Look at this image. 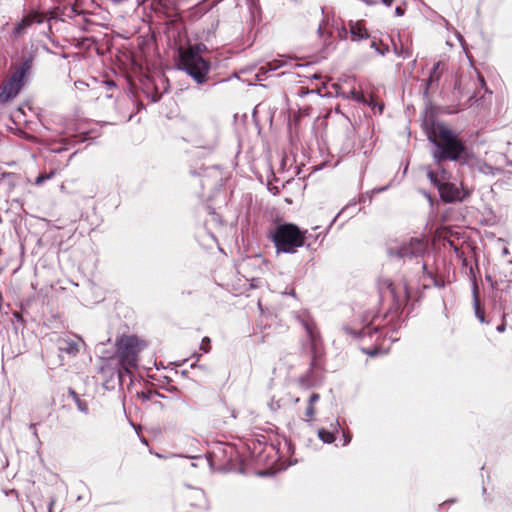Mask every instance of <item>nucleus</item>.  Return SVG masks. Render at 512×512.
Masks as SVG:
<instances>
[{
  "label": "nucleus",
  "mask_w": 512,
  "mask_h": 512,
  "mask_svg": "<svg viewBox=\"0 0 512 512\" xmlns=\"http://www.w3.org/2000/svg\"><path fill=\"white\" fill-rule=\"evenodd\" d=\"M43 420L42 419H37V421L35 423H32L31 424V427H35L36 425H39Z\"/></svg>",
  "instance_id": "72a5a7b5"
},
{
  "label": "nucleus",
  "mask_w": 512,
  "mask_h": 512,
  "mask_svg": "<svg viewBox=\"0 0 512 512\" xmlns=\"http://www.w3.org/2000/svg\"><path fill=\"white\" fill-rule=\"evenodd\" d=\"M344 442L343 445H347L351 441V435L347 432H343Z\"/></svg>",
  "instance_id": "7c9ffc66"
},
{
  "label": "nucleus",
  "mask_w": 512,
  "mask_h": 512,
  "mask_svg": "<svg viewBox=\"0 0 512 512\" xmlns=\"http://www.w3.org/2000/svg\"><path fill=\"white\" fill-rule=\"evenodd\" d=\"M375 322H376V317H373V319L370 321V323L368 325H366L365 327H363L358 333H356L354 330L349 329V328H346V331L349 333L358 335L360 337L371 336L373 333L378 334L380 325L377 324L374 327H371L375 324Z\"/></svg>",
  "instance_id": "f3484780"
},
{
  "label": "nucleus",
  "mask_w": 512,
  "mask_h": 512,
  "mask_svg": "<svg viewBox=\"0 0 512 512\" xmlns=\"http://www.w3.org/2000/svg\"><path fill=\"white\" fill-rule=\"evenodd\" d=\"M305 328H306V331H307V333H308V335H309V337H310V340H311L312 342H315V340H316V334H315V332H314V328H313V326H312V325H310V324H305Z\"/></svg>",
  "instance_id": "c85d7f7f"
},
{
  "label": "nucleus",
  "mask_w": 512,
  "mask_h": 512,
  "mask_svg": "<svg viewBox=\"0 0 512 512\" xmlns=\"http://www.w3.org/2000/svg\"><path fill=\"white\" fill-rule=\"evenodd\" d=\"M184 49H191L196 55H201L203 52L207 51V47L203 43L189 45L188 47H184Z\"/></svg>",
  "instance_id": "b1692460"
},
{
  "label": "nucleus",
  "mask_w": 512,
  "mask_h": 512,
  "mask_svg": "<svg viewBox=\"0 0 512 512\" xmlns=\"http://www.w3.org/2000/svg\"><path fill=\"white\" fill-rule=\"evenodd\" d=\"M444 72V64L442 62H437L430 74L428 79L426 80L425 94L428 93L429 90H436L439 86V81Z\"/></svg>",
  "instance_id": "4468645a"
},
{
  "label": "nucleus",
  "mask_w": 512,
  "mask_h": 512,
  "mask_svg": "<svg viewBox=\"0 0 512 512\" xmlns=\"http://www.w3.org/2000/svg\"><path fill=\"white\" fill-rule=\"evenodd\" d=\"M314 92H317V93H320L319 90H314V89H309L307 87H304V86H300L297 90V95L299 97H304L305 95L309 94V93H314Z\"/></svg>",
  "instance_id": "bb28decb"
},
{
  "label": "nucleus",
  "mask_w": 512,
  "mask_h": 512,
  "mask_svg": "<svg viewBox=\"0 0 512 512\" xmlns=\"http://www.w3.org/2000/svg\"><path fill=\"white\" fill-rule=\"evenodd\" d=\"M476 315L480 319L481 322H484V311H482L479 307V304L476 303Z\"/></svg>",
  "instance_id": "c756f323"
},
{
  "label": "nucleus",
  "mask_w": 512,
  "mask_h": 512,
  "mask_svg": "<svg viewBox=\"0 0 512 512\" xmlns=\"http://www.w3.org/2000/svg\"><path fill=\"white\" fill-rule=\"evenodd\" d=\"M477 77H478V80L480 81V83H481L482 85H484V84H485V82H484V78H483V76H482L480 73H477Z\"/></svg>",
  "instance_id": "473e14b6"
},
{
  "label": "nucleus",
  "mask_w": 512,
  "mask_h": 512,
  "mask_svg": "<svg viewBox=\"0 0 512 512\" xmlns=\"http://www.w3.org/2000/svg\"><path fill=\"white\" fill-rule=\"evenodd\" d=\"M475 85L476 83L471 75L456 74L453 93L457 98H461L463 96H469V98H472L474 97V94L471 88Z\"/></svg>",
  "instance_id": "0eeeda50"
},
{
  "label": "nucleus",
  "mask_w": 512,
  "mask_h": 512,
  "mask_svg": "<svg viewBox=\"0 0 512 512\" xmlns=\"http://www.w3.org/2000/svg\"><path fill=\"white\" fill-rule=\"evenodd\" d=\"M440 198L445 203H452L455 201H462L463 197L457 186L453 183L445 182L436 186Z\"/></svg>",
  "instance_id": "9d476101"
},
{
  "label": "nucleus",
  "mask_w": 512,
  "mask_h": 512,
  "mask_svg": "<svg viewBox=\"0 0 512 512\" xmlns=\"http://www.w3.org/2000/svg\"><path fill=\"white\" fill-rule=\"evenodd\" d=\"M379 336H377L376 342L372 346H362L361 350L363 353L369 355L370 357H376L378 355H384L387 353L386 350L382 348V346L378 343Z\"/></svg>",
  "instance_id": "a211bd4d"
},
{
  "label": "nucleus",
  "mask_w": 512,
  "mask_h": 512,
  "mask_svg": "<svg viewBox=\"0 0 512 512\" xmlns=\"http://www.w3.org/2000/svg\"><path fill=\"white\" fill-rule=\"evenodd\" d=\"M318 437L324 442V443H332L335 441V436H334V433L324 429V428H321L319 429L318 431Z\"/></svg>",
  "instance_id": "5701e85b"
},
{
  "label": "nucleus",
  "mask_w": 512,
  "mask_h": 512,
  "mask_svg": "<svg viewBox=\"0 0 512 512\" xmlns=\"http://www.w3.org/2000/svg\"><path fill=\"white\" fill-rule=\"evenodd\" d=\"M310 110H311V107L309 106H306V107H303V108H300L297 112V114L294 116V120L295 122L299 121V119L303 116H308L310 115Z\"/></svg>",
  "instance_id": "393cba45"
},
{
  "label": "nucleus",
  "mask_w": 512,
  "mask_h": 512,
  "mask_svg": "<svg viewBox=\"0 0 512 512\" xmlns=\"http://www.w3.org/2000/svg\"><path fill=\"white\" fill-rule=\"evenodd\" d=\"M75 2L76 0H51L50 17L54 19L74 17L77 12L74 6Z\"/></svg>",
  "instance_id": "423d86ee"
},
{
  "label": "nucleus",
  "mask_w": 512,
  "mask_h": 512,
  "mask_svg": "<svg viewBox=\"0 0 512 512\" xmlns=\"http://www.w3.org/2000/svg\"><path fill=\"white\" fill-rule=\"evenodd\" d=\"M69 395L72 397V399L74 400L77 408L83 412V413H87L88 412V404L85 400H82L80 398V396L77 394V392L73 389H69Z\"/></svg>",
  "instance_id": "412c9836"
},
{
  "label": "nucleus",
  "mask_w": 512,
  "mask_h": 512,
  "mask_svg": "<svg viewBox=\"0 0 512 512\" xmlns=\"http://www.w3.org/2000/svg\"><path fill=\"white\" fill-rule=\"evenodd\" d=\"M428 250V240L425 237H411L408 240L391 241L387 246L390 258L412 259L422 257Z\"/></svg>",
  "instance_id": "39448f33"
},
{
  "label": "nucleus",
  "mask_w": 512,
  "mask_h": 512,
  "mask_svg": "<svg viewBox=\"0 0 512 512\" xmlns=\"http://www.w3.org/2000/svg\"><path fill=\"white\" fill-rule=\"evenodd\" d=\"M178 67L184 70L198 84H203L207 81L211 64L202 55H196L191 49H184V47L180 46L178 48Z\"/></svg>",
  "instance_id": "20e7f679"
},
{
  "label": "nucleus",
  "mask_w": 512,
  "mask_h": 512,
  "mask_svg": "<svg viewBox=\"0 0 512 512\" xmlns=\"http://www.w3.org/2000/svg\"><path fill=\"white\" fill-rule=\"evenodd\" d=\"M33 59L32 57L25 58L21 65L16 68V70L13 72V76H15L17 79H20L21 81H24L26 75L32 68Z\"/></svg>",
  "instance_id": "dca6fc26"
},
{
  "label": "nucleus",
  "mask_w": 512,
  "mask_h": 512,
  "mask_svg": "<svg viewBox=\"0 0 512 512\" xmlns=\"http://www.w3.org/2000/svg\"><path fill=\"white\" fill-rule=\"evenodd\" d=\"M200 349L205 353L211 350V340L209 337H204L201 341Z\"/></svg>",
  "instance_id": "cd10ccee"
},
{
  "label": "nucleus",
  "mask_w": 512,
  "mask_h": 512,
  "mask_svg": "<svg viewBox=\"0 0 512 512\" xmlns=\"http://www.w3.org/2000/svg\"><path fill=\"white\" fill-rule=\"evenodd\" d=\"M370 47L375 49V51L382 56L389 52V46L376 38L372 39Z\"/></svg>",
  "instance_id": "4be33fe9"
},
{
  "label": "nucleus",
  "mask_w": 512,
  "mask_h": 512,
  "mask_svg": "<svg viewBox=\"0 0 512 512\" xmlns=\"http://www.w3.org/2000/svg\"><path fill=\"white\" fill-rule=\"evenodd\" d=\"M348 28L352 41H361L370 38V34L363 20L349 21Z\"/></svg>",
  "instance_id": "ddd939ff"
},
{
  "label": "nucleus",
  "mask_w": 512,
  "mask_h": 512,
  "mask_svg": "<svg viewBox=\"0 0 512 512\" xmlns=\"http://www.w3.org/2000/svg\"><path fill=\"white\" fill-rule=\"evenodd\" d=\"M306 230H301L294 223H276L267 234L277 253H295L306 242Z\"/></svg>",
  "instance_id": "f03ea898"
},
{
  "label": "nucleus",
  "mask_w": 512,
  "mask_h": 512,
  "mask_svg": "<svg viewBox=\"0 0 512 512\" xmlns=\"http://www.w3.org/2000/svg\"><path fill=\"white\" fill-rule=\"evenodd\" d=\"M153 2L160 6L169 16H172L176 10V0H153Z\"/></svg>",
  "instance_id": "aec40b11"
},
{
  "label": "nucleus",
  "mask_w": 512,
  "mask_h": 512,
  "mask_svg": "<svg viewBox=\"0 0 512 512\" xmlns=\"http://www.w3.org/2000/svg\"><path fill=\"white\" fill-rule=\"evenodd\" d=\"M485 167L487 168V170H489V172H491L492 174H494L493 170L494 168L490 165H485Z\"/></svg>",
  "instance_id": "f704fd0d"
},
{
  "label": "nucleus",
  "mask_w": 512,
  "mask_h": 512,
  "mask_svg": "<svg viewBox=\"0 0 512 512\" xmlns=\"http://www.w3.org/2000/svg\"><path fill=\"white\" fill-rule=\"evenodd\" d=\"M384 285L386 286V290L387 292L390 294V296L393 298V304L392 306L389 308L388 311H391L392 309L395 310L396 312L399 310V308L401 307V305L404 304V302L406 301L407 299V295H405L403 297V299L398 295L397 293V288L395 287V285L391 282V281H385L384 282Z\"/></svg>",
  "instance_id": "2eb2a0df"
},
{
  "label": "nucleus",
  "mask_w": 512,
  "mask_h": 512,
  "mask_svg": "<svg viewBox=\"0 0 512 512\" xmlns=\"http://www.w3.org/2000/svg\"><path fill=\"white\" fill-rule=\"evenodd\" d=\"M437 168L435 170L429 169L427 177L435 186L445 183L450 179V172L444 167V161H435Z\"/></svg>",
  "instance_id": "f8f14e48"
},
{
  "label": "nucleus",
  "mask_w": 512,
  "mask_h": 512,
  "mask_svg": "<svg viewBox=\"0 0 512 512\" xmlns=\"http://www.w3.org/2000/svg\"><path fill=\"white\" fill-rule=\"evenodd\" d=\"M320 396L318 393H312L310 398H309V401H308V406L305 410V420L310 422L313 420V417L316 413V410H315V403L319 400Z\"/></svg>",
  "instance_id": "6ab92c4d"
},
{
  "label": "nucleus",
  "mask_w": 512,
  "mask_h": 512,
  "mask_svg": "<svg viewBox=\"0 0 512 512\" xmlns=\"http://www.w3.org/2000/svg\"><path fill=\"white\" fill-rule=\"evenodd\" d=\"M44 21V15L39 12H31L15 26L14 34L20 36L26 32L34 23L41 24Z\"/></svg>",
  "instance_id": "9b49d317"
},
{
  "label": "nucleus",
  "mask_w": 512,
  "mask_h": 512,
  "mask_svg": "<svg viewBox=\"0 0 512 512\" xmlns=\"http://www.w3.org/2000/svg\"><path fill=\"white\" fill-rule=\"evenodd\" d=\"M58 349L61 353L67 354L69 357H76L80 352L81 344H84L82 338L76 336V339L70 337H60L57 340Z\"/></svg>",
  "instance_id": "1a4fd4ad"
},
{
  "label": "nucleus",
  "mask_w": 512,
  "mask_h": 512,
  "mask_svg": "<svg viewBox=\"0 0 512 512\" xmlns=\"http://www.w3.org/2000/svg\"><path fill=\"white\" fill-rule=\"evenodd\" d=\"M428 139L436 146L434 161H459L466 164L470 154L465 142L448 126L435 124L428 132Z\"/></svg>",
  "instance_id": "f257e3e1"
},
{
  "label": "nucleus",
  "mask_w": 512,
  "mask_h": 512,
  "mask_svg": "<svg viewBox=\"0 0 512 512\" xmlns=\"http://www.w3.org/2000/svg\"><path fill=\"white\" fill-rule=\"evenodd\" d=\"M353 98L360 101L363 98V95L360 92H352Z\"/></svg>",
  "instance_id": "2f4dec72"
},
{
  "label": "nucleus",
  "mask_w": 512,
  "mask_h": 512,
  "mask_svg": "<svg viewBox=\"0 0 512 512\" xmlns=\"http://www.w3.org/2000/svg\"><path fill=\"white\" fill-rule=\"evenodd\" d=\"M145 347L146 342L136 335L124 334L117 339L115 356L120 365L118 377L121 382L124 375L131 374L137 368L139 354Z\"/></svg>",
  "instance_id": "7ed1b4c3"
},
{
  "label": "nucleus",
  "mask_w": 512,
  "mask_h": 512,
  "mask_svg": "<svg viewBox=\"0 0 512 512\" xmlns=\"http://www.w3.org/2000/svg\"><path fill=\"white\" fill-rule=\"evenodd\" d=\"M396 12H397V14H399V15L403 14V11L401 10V8H397V9H396Z\"/></svg>",
  "instance_id": "c9c22d12"
},
{
  "label": "nucleus",
  "mask_w": 512,
  "mask_h": 512,
  "mask_svg": "<svg viewBox=\"0 0 512 512\" xmlns=\"http://www.w3.org/2000/svg\"><path fill=\"white\" fill-rule=\"evenodd\" d=\"M55 175V172L54 171H51L49 174H40L36 179H35V184L36 185H41L42 183H44L46 180L52 178L53 176Z\"/></svg>",
  "instance_id": "a878e982"
},
{
  "label": "nucleus",
  "mask_w": 512,
  "mask_h": 512,
  "mask_svg": "<svg viewBox=\"0 0 512 512\" xmlns=\"http://www.w3.org/2000/svg\"><path fill=\"white\" fill-rule=\"evenodd\" d=\"M23 86V81L17 79L15 76L11 77L5 82L0 90V102L6 103L15 98Z\"/></svg>",
  "instance_id": "6e6552de"
}]
</instances>
